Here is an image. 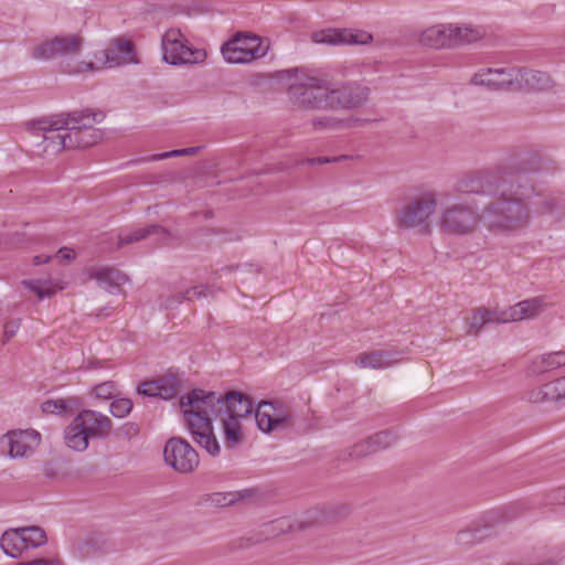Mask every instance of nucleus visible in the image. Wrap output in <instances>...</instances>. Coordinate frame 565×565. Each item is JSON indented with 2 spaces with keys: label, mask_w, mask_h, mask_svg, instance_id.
I'll use <instances>...</instances> for the list:
<instances>
[{
  "label": "nucleus",
  "mask_w": 565,
  "mask_h": 565,
  "mask_svg": "<svg viewBox=\"0 0 565 565\" xmlns=\"http://www.w3.org/2000/svg\"><path fill=\"white\" fill-rule=\"evenodd\" d=\"M455 190L489 198L483 206V217L484 226L490 231L516 234L530 224L534 180L519 167L509 164L470 172L456 182Z\"/></svg>",
  "instance_id": "nucleus-1"
},
{
  "label": "nucleus",
  "mask_w": 565,
  "mask_h": 565,
  "mask_svg": "<svg viewBox=\"0 0 565 565\" xmlns=\"http://www.w3.org/2000/svg\"><path fill=\"white\" fill-rule=\"evenodd\" d=\"M185 426L194 441L211 456H218L221 446L215 437L213 420H220L224 445L233 449L244 441L241 422L253 411L252 401L239 392L225 395L195 388L180 398Z\"/></svg>",
  "instance_id": "nucleus-2"
},
{
  "label": "nucleus",
  "mask_w": 565,
  "mask_h": 565,
  "mask_svg": "<svg viewBox=\"0 0 565 565\" xmlns=\"http://www.w3.org/2000/svg\"><path fill=\"white\" fill-rule=\"evenodd\" d=\"M104 119L102 111H73L29 124L34 138L33 152L49 157L63 150L85 149L103 139V132L95 127Z\"/></svg>",
  "instance_id": "nucleus-3"
},
{
  "label": "nucleus",
  "mask_w": 565,
  "mask_h": 565,
  "mask_svg": "<svg viewBox=\"0 0 565 565\" xmlns=\"http://www.w3.org/2000/svg\"><path fill=\"white\" fill-rule=\"evenodd\" d=\"M291 102L308 109H326L327 75L303 68L287 71Z\"/></svg>",
  "instance_id": "nucleus-4"
},
{
  "label": "nucleus",
  "mask_w": 565,
  "mask_h": 565,
  "mask_svg": "<svg viewBox=\"0 0 565 565\" xmlns=\"http://www.w3.org/2000/svg\"><path fill=\"white\" fill-rule=\"evenodd\" d=\"M483 28L470 24L440 23L423 30L418 42L430 49H456L484 38Z\"/></svg>",
  "instance_id": "nucleus-5"
},
{
  "label": "nucleus",
  "mask_w": 565,
  "mask_h": 565,
  "mask_svg": "<svg viewBox=\"0 0 565 565\" xmlns=\"http://www.w3.org/2000/svg\"><path fill=\"white\" fill-rule=\"evenodd\" d=\"M94 60L88 62H68L65 71L71 75H77L132 63L135 62L132 44L127 40L117 39L107 49L94 53Z\"/></svg>",
  "instance_id": "nucleus-6"
},
{
  "label": "nucleus",
  "mask_w": 565,
  "mask_h": 565,
  "mask_svg": "<svg viewBox=\"0 0 565 565\" xmlns=\"http://www.w3.org/2000/svg\"><path fill=\"white\" fill-rule=\"evenodd\" d=\"M84 45V39L77 33H63L54 36H47L32 46L30 55L34 60L49 61L54 58L63 60V72L68 62H76L77 55Z\"/></svg>",
  "instance_id": "nucleus-7"
},
{
  "label": "nucleus",
  "mask_w": 565,
  "mask_h": 565,
  "mask_svg": "<svg viewBox=\"0 0 565 565\" xmlns=\"http://www.w3.org/2000/svg\"><path fill=\"white\" fill-rule=\"evenodd\" d=\"M350 513V508L345 504H339L332 508H329L328 510H324L320 516H310L308 520L298 521L296 523H290L287 520H278L266 527V533L268 534L265 537L260 536H253L248 539H241L238 541L237 546L234 548H248L253 545L259 544L263 541L267 540L269 536L285 534L289 532L295 531H303L316 523L319 522H335L339 521L345 516H348Z\"/></svg>",
  "instance_id": "nucleus-8"
},
{
  "label": "nucleus",
  "mask_w": 565,
  "mask_h": 565,
  "mask_svg": "<svg viewBox=\"0 0 565 565\" xmlns=\"http://www.w3.org/2000/svg\"><path fill=\"white\" fill-rule=\"evenodd\" d=\"M326 109L351 110L364 105L370 88L359 82H339L327 75Z\"/></svg>",
  "instance_id": "nucleus-9"
},
{
  "label": "nucleus",
  "mask_w": 565,
  "mask_h": 565,
  "mask_svg": "<svg viewBox=\"0 0 565 565\" xmlns=\"http://www.w3.org/2000/svg\"><path fill=\"white\" fill-rule=\"evenodd\" d=\"M163 61L171 65L202 64L206 51L190 45L180 29L171 28L162 35Z\"/></svg>",
  "instance_id": "nucleus-10"
},
{
  "label": "nucleus",
  "mask_w": 565,
  "mask_h": 565,
  "mask_svg": "<svg viewBox=\"0 0 565 565\" xmlns=\"http://www.w3.org/2000/svg\"><path fill=\"white\" fill-rule=\"evenodd\" d=\"M480 223L484 224L483 210L479 213L476 206L466 202L445 206L439 217L441 230L456 235L470 234Z\"/></svg>",
  "instance_id": "nucleus-11"
},
{
  "label": "nucleus",
  "mask_w": 565,
  "mask_h": 565,
  "mask_svg": "<svg viewBox=\"0 0 565 565\" xmlns=\"http://www.w3.org/2000/svg\"><path fill=\"white\" fill-rule=\"evenodd\" d=\"M438 198L435 192H425L407 203L397 214L399 227L414 228L426 225L436 211Z\"/></svg>",
  "instance_id": "nucleus-12"
},
{
  "label": "nucleus",
  "mask_w": 565,
  "mask_h": 565,
  "mask_svg": "<svg viewBox=\"0 0 565 565\" xmlns=\"http://www.w3.org/2000/svg\"><path fill=\"white\" fill-rule=\"evenodd\" d=\"M265 54L266 49L262 46V40L256 35L238 33L222 46L223 57L233 64L249 63Z\"/></svg>",
  "instance_id": "nucleus-13"
},
{
  "label": "nucleus",
  "mask_w": 565,
  "mask_h": 565,
  "mask_svg": "<svg viewBox=\"0 0 565 565\" xmlns=\"http://www.w3.org/2000/svg\"><path fill=\"white\" fill-rule=\"evenodd\" d=\"M164 461L179 473L194 471L200 458L198 451L182 437H171L163 449Z\"/></svg>",
  "instance_id": "nucleus-14"
},
{
  "label": "nucleus",
  "mask_w": 565,
  "mask_h": 565,
  "mask_svg": "<svg viewBox=\"0 0 565 565\" xmlns=\"http://www.w3.org/2000/svg\"><path fill=\"white\" fill-rule=\"evenodd\" d=\"M518 67H481L470 78V84L489 90H514Z\"/></svg>",
  "instance_id": "nucleus-15"
},
{
  "label": "nucleus",
  "mask_w": 565,
  "mask_h": 565,
  "mask_svg": "<svg viewBox=\"0 0 565 565\" xmlns=\"http://www.w3.org/2000/svg\"><path fill=\"white\" fill-rule=\"evenodd\" d=\"M310 39L316 44L365 45L372 42L373 35L362 30L326 29L312 32Z\"/></svg>",
  "instance_id": "nucleus-16"
},
{
  "label": "nucleus",
  "mask_w": 565,
  "mask_h": 565,
  "mask_svg": "<svg viewBox=\"0 0 565 565\" xmlns=\"http://www.w3.org/2000/svg\"><path fill=\"white\" fill-rule=\"evenodd\" d=\"M41 443V435L33 429L11 430L1 437V447L8 446V456L12 459L31 456Z\"/></svg>",
  "instance_id": "nucleus-17"
},
{
  "label": "nucleus",
  "mask_w": 565,
  "mask_h": 565,
  "mask_svg": "<svg viewBox=\"0 0 565 565\" xmlns=\"http://www.w3.org/2000/svg\"><path fill=\"white\" fill-rule=\"evenodd\" d=\"M290 418L289 409L280 403L262 402L255 411L257 427L264 433L286 428Z\"/></svg>",
  "instance_id": "nucleus-18"
},
{
  "label": "nucleus",
  "mask_w": 565,
  "mask_h": 565,
  "mask_svg": "<svg viewBox=\"0 0 565 565\" xmlns=\"http://www.w3.org/2000/svg\"><path fill=\"white\" fill-rule=\"evenodd\" d=\"M181 380L174 374H167L141 383L137 391L143 396L170 399L179 394Z\"/></svg>",
  "instance_id": "nucleus-19"
},
{
  "label": "nucleus",
  "mask_w": 565,
  "mask_h": 565,
  "mask_svg": "<svg viewBox=\"0 0 565 565\" xmlns=\"http://www.w3.org/2000/svg\"><path fill=\"white\" fill-rule=\"evenodd\" d=\"M543 300L535 297L520 301L508 309L500 310V316L497 319L500 323L534 319L543 311Z\"/></svg>",
  "instance_id": "nucleus-20"
},
{
  "label": "nucleus",
  "mask_w": 565,
  "mask_h": 565,
  "mask_svg": "<svg viewBox=\"0 0 565 565\" xmlns=\"http://www.w3.org/2000/svg\"><path fill=\"white\" fill-rule=\"evenodd\" d=\"M524 398L532 404L565 401V376L529 390Z\"/></svg>",
  "instance_id": "nucleus-21"
},
{
  "label": "nucleus",
  "mask_w": 565,
  "mask_h": 565,
  "mask_svg": "<svg viewBox=\"0 0 565 565\" xmlns=\"http://www.w3.org/2000/svg\"><path fill=\"white\" fill-rule=\"evenodd\" d=\"M75 419L90 438H103L110 433L111 420L95 411L85 409L81 412Z\"/></svg>",
  "instance_id": "nucleus-22"
},
{
  "label": "nucleus",
  "mask_w": 565,
  "mask_h": 565,
  "mask_svg": "<svg viewBox=\"0 0 565 565\" xmlns=\"http://www.w3.org/2000/svg\"><path fill=\"white\" fill-rule=\"evenodd\" d=\"M89 278L97 281L98 286L109 294H117L121 286L128 281L126 274L114 267H96L89 270Z\"/></svg>",
  "instance_id": "nucleus-23"
},
{
  "label": "nucleus",
  "mask_w": 565,
  "mask_h": 565,
  "mask_svg": "<svg viewBox=\"0 0 565 565\" xmlns=\"http://www.w3.org/2000/svg\"><path fill=\"white\" fill-rule=\"evenodd\" d=\"M401 360L399 353L388 350H376L361 353L356 356L355 363L360 367L384 369L390 367Z\"/></svg>",
  "instance_id": "nucleus-24"
},
{
  "label": "nucleus",
  "mask_w": 565,
  "mask_h": 565,
  "mask_svg": "<svg viewBox=\"0 0 565 565\" xmlns=\"http://www.w3.org/2000/svg\"><path fill=\"white\" fill-rule=\"evenodd\" d=\"M518 85L514 90L530 89V90H542L550 86V77L547 74L541 71L518 68Z\"/></svg>",
  "instance_id": "nucleus-25"
},
{
  "label": "nucleus",
  "mask_w": 565,
  "mask_h": 565,
  "mask_svg": "<svg viewBox=\"0 0 565 565\" xmlns=\"http://www.w3.org/2000/svg\"><path fill=\"white\" fill-rule=\"evenodd\" d=\"M565 365V351L535 356L527 366L530 375H539Z\"/></svg>",
  "instance_id": "nucleus-26"
},
{
  "label": "nucleus",
  "mask_w": 565,
  "mask_h": 565,
  "mask_svg": "<svg viewBox=\"0 0 565 565\" xmlns=\"http://www.w3.org/2000/svg\"><path fill=\"white\" fill-rule=\"evenodd\" d=\"M0 546L4 554L17 558L26 550L21 527L6 530L0 539Z\"/></svg>",
  "instance_id": "nucleus-27"
},
{
  "label": "nucleus",
  "mask_w": 565,
  "mask_h": 565,
  "mask_svg": "<svg viewBox=\"0 0 565 565\" xmlns=\"http://www.w3.org/2000/svg\"><path fill=\"white\" fill-rule=\"evenodd\" d=\"M500 316V310L494 309L490 310L484 307H480L472 311L471 317L467 319L468 333L478 335L481 331L482 327L487 323L497 322L500 323L497 319Z\"/></svg>",
  "instance_id": "nucleus-28"
},
{
  "label": "nucleus",
  "mask_w": 565,
  "mask_h": 565,
  "mask_svg": "<svg viewBox=\"0 0 565 565\" xmlns=\"http://www.w3.org/2000/svg\"><path fill=\"white\" fill-rule=\"evenodd\" d=\"M152 234H160L168 236L169 232L157 224L148 225L146 227L136 228L131 232L124 233L122 231L118 234V248L122 247L124 245L132 244L136 242H139L141 239H145L146 237L152 235Z\"/></svg>",
  "instance_id": "nucleus-29"
},
{
  "label": "nucleus",
  "mask_w": 565,
  "mask_h": 565,
  "mask_svg": "<svg viewBox=\"0 0 565 565\" xmlns=\"http://www.w3.org/2000/svg\"><path fill=\"white\" fill-rule=\"evenodd\" d=\"M64 438L66 445L73 450L84 451L88 447L89 437L75 418L65 428Z\"/></svg>",
  "instance_id": "nucleus-30"
},
{
  "label": "nucleus",
  "mask_w": 565,
  "mask_h": 565,
  "mask_svg": "<svg viewBox=\"0 0 565 565\" xmlns=\"http://www.w3.org/2000/svg\"><path fill=\"white\" fill-rule=\"evenodd\" d=\"M365 120L350 117L347 120L339 119L332 116H319L315 117L311 120L312 128L316 131H323V130H338L342 127H353L356 125H362Z\"/></svg>",
  "instance_id": "nucleus-31"
},
{
  "label": "nucleus",
  "mask_w": 565,
  "mask_h": 565,
  "mask_svg": "<svg viewBox=\"0 0 565 565\" xmlns=\"http://www.w3.org/2000/svg\"><path fill=\"white\" fill-rule=\"evenodd\" d=\"M489 535V526L473 525L459 531L456 536V542L460 545L469 546L482 542Z\"/></svg>",
  "instance_id": "nucleus-32"
},
{
  "label": "nucleus",
  "mask_w": 565,
  "mask_h": 565,
  "mask_svg": "<svg viewBox=\"0 0 565 565\" xmlns=\"http://www.w3.org/2000/svg\"><path fill=\"white\" fill-rule=\"evenodd\" d=\"M374 448L371 444L370 437L362 439L358 443H355L353 446L344 449L340 454V459L342 461H349V460H359L366 458L371 455H374Z\"/></svg>",
  "instance_id": "nucleus-33"
},
{
  "label": "nucleus",
  "mask_w": 565,
  "mask_h": 565,
  "mask_svg": "<svg viewBox=\"0 0 565 565\" xmlns=\"http://www.w3.org/2000/svg\"><path fill=\"white\" fill-rule=\"evenodd\" d=\"M79 405V402L75 397L71 398H58V399H47L42 403L41 408L43 413L46 414H64L68 411L76 408Z\"/></svg>",
  "instance_id": "nucleus-34"
},
{
  "label": "nucleus",
  "mask_w": 565,
  "mask_h": 565,
  "mask_svg": "<svg viewBox=\"0 0 565 565\" xmlns=\"http://www.w3.org/2000/svg\"><path fill=\"white\" fill-rule=\"evenodd\" d=\"M26 550L43 546L47 542L45 531L38 525L21 527Z\"/></svg>",
  "instance_id": "nucleus-35"
},
{
  "label": "nucleus",
  "mask_w": 565,
  "mask_h": 565,
  "mask_svg": "<svg viewBox=\"0 0 565 565\" xmlns=\"http://www.w3.org/2000/svg\"><path fill=\"white\" fill-rule=\"evenodd\" d=\"M369 437L375 454L392 447L397 441V435L391 430H382Z\"/></svg>",
  "instance_id": "nucleus-36"
},
{
  "label": "nucleus",
  "mask_w": 565,
  "mask_h": 565,
  "mask_svg": "<svg viewBox=\"0 0 565 565\" xmlns=\"http://www.w3.org/2000/svg\"><path fill=\"white\" fill-rule=\"evenodd\" d=\"M22 284L25 288L36 294L39 299L51 297L56 292V289L44 280H23Z\"/></svg>",
  "instance_id": "nucleus-37"
},
{
  "label": "nucleus",
  "mask_w": 565,
  "mask_h": 565,
  "mask_svg": "<svg viewBox=\"0 0 565 565\" xmlns=\"http://www.w3.org/2000/svg\"><path fill=\"white\" fill-rule=\"evenodd\" d=\"M132 409V402L129 398H118L110 403V413L113 416L122 418Z\"/></svg>",
  "instance_id": "nucleus-38"
},
{
  "label": "nucleus",
  "mask_w": 565,
  "mask_h": 565,
  "mask_svg": "<svg viewBox=\"0 0 565 565\" xmlns=\"http://www.w3.org/2000/svg\"><path fill=\"white\" fill-rule=\"evenodd\" d=\"M200 149H201V147H190V148H184V149H179V150H172V151L154 154L152 157V160H163V159H168V158H172V157L190 156V154L196 153Z\"/></svg>",
  "instance_id": "nucleus-39"
},
{
  "label": "nucleus",
  "mask_w": 565,
  "mask_h": 565,
  "mask_svg": "<svg viewBox=\"0 0 565 565\" xmlns=\"http://www.w3.org/2000/svg\"><path fill=\"white\" fill-rule=\"evenodd\" d=\"M348 158H349L348 156L309 158V159H305L301 161H297L296 164L300 166V164L307 163V164L313 166V164L334 163V162H340V161L347 160Z\"/></svg>",
  "instance_id": "nucleus-40"
},
{
  "label": "nucleus",
  "mask_w": 565,
  "mask_h": 565,
  "mask_svg": "<svg viewBox=\"0 0 565 565\" xmlns=\"http://www.w3.org/2000/svg\"><path fill=\"white\" fill-rule=\"evenodd\" d=\"M116 386L113 382H105L95 387V395L98 398H111L115 395Z\"/></svg>",
  "instance_id": "nucleus-41"
},
{
  "label": "nucleus",
  "mask_w": 565,
  "mask_h": 565,
  "mask_svg": "<svg viewBox=\"0 0 565 565\" xmlns=\"http://www.w3.org/2000/svg\"><path fill=\"white\" fill-rule=\"evenodd\" d=\"M236 499L227 500V497H207L205 500V505L207 507H215V508H223V507H230L236 503Z\"/></svg>",
  "instance_id": "nucleus-42"
},
{
  "label": "nucleus",
  "mask_w": 565,
  "mask_h": 565,
  "mask_svg": "<svg viewBox=\"0 0 565 565\" xmlns=\"http://www.w3.org/2000/svg\"><path fill=\"white\" fill-rule=\"evenodd\" d=\"M17 565H65V564L60 557H53V558L38 557V558H33L31 561L21 562Z\"/></svg>",
  "instance_id": "nucleus-43"
},
{
  "label": "nucleus",
  "mask_w": 565,
  "mask_h": 565,
  "mask_svg": "<svg viewBox=\"0 0 565 565\" xmlns=\"http://www.w3.org/2000/svg\"><path fill=\"white\" fill-rule=\"evenodd\" d=\"M557 210V202L554 199H545L541 202L540 213L553 215Z\"/></svg>",
  "instance_id": "nucleus-44"
},
{
  "label": "nucleus",
  "mask_w": 565,
  "mask_h": 565,
  "mask_svg": "<svg viewBox=\"0 0 565 565\" xmlns=\"http://www.w3.org/2000/svg\"><path fill=\"white\" fill-rule=\"evenodd\" d=\"M183 300H186L185 298V291L184 292H177L173 296L169 297L162 306L164 308H172L175 305L181 303Z\"/></svg>",
  "instance_id": "nucleus-45"
},
{
  "label": "nucleus",
  "mask_w": 565,
  "mask_h": 565,
  "mask_svg": "<svg viewBox=\"0 0 565 565\" xmlns=\"http://www.w3.org/2000/svg\"><path fill=\"white\" fill-rule=\"evenodd\" d=\"M18 328H19V322H17V321L9 322V323H7L4 326V338H6V341L11 339L15 334Z\"/></svg>",
  "instance_id": "nucleus-46"
},
{
  "label": "nucleus",
  "mask_w": 565,
  "mask_h": 565,
  "mask_svg": "<svg viewBox=\"0 0 565 565\" xmlns=\"http://www.w3.org/2000/svg\"><path fill=\"white\" fill-rule=\"evenodd\" d=\"M119 433L120 435H122L124 433L126 436L130 438L131 436L137 435L138 426L136 424L128 423L120 428Z\"/></svg>",
  "instance_id": "nucleus-47"
},
{
  "label": "nucleus",
  "mask_w": 565,
  "mask_h": 565,
  "mask_svg": "<svg viewBox=\"0 0 565 565\" xmlns=\"http://www.w3.org/2000/svg\"><path fill=\"white\" fill-rule=\"evenodd\" d=\"M204 296L202 287H192L185 291L186 300H193L194 298H200Z\"/></svg>",
  "instance_id": "nucleus-48"
},
{
  "label": "nucleus",
  "mask_w": 565,
  "mask_h": 565,
  "mask_svg": "<svg viewBox=\"0 0 565 565\" xmlns=\"http://www.w3.org/2000/svg\"><path fill=\"white\" fill-rule=\"evenodd\" d=\"M57 256L62 259L71 260L75 257V253L72 248L63 247L57 252Z\"/></svg>",
  "instance_id": "nucleus-49"
},
{
  "label": "nucleus",
  "mask_w": 565,
  "mask_h": 565,
  "mask_svg": "<svg viewBox=\"0 0 565 565\" xmlns=\"http://www.w3.org/2000/svg\"><path fill=\"white\" fill-rule=\"evenodd\" d=\"M50 260H51V256H49V255H36L33 257L32 262L35 266H39V265L49 263Z\"/></svg>",
  "instance_id": "nucleus-50"
},
{
  "label": "nucleus",
  "mask_w": 565,
  "mask_h": 565,
  "mask_svg": "<svg viewBox=\"0 0 565 565\" xmlns=\"http://www.w3.org/2000/svg\"><path fill=\"white\" fill-rule=\"evenodd\" d=\"M216 494H222V493L217 492ZM225 494H247V495H250V494H256V493H255V491L253 489H246L244 491L226 492Z\"/></svg>",
  "instance_id": "nucleus-51"
},
{
  "label": "nucleus",
  "mask_w": 565,
  "mask_h": 565,
  "mask_svg": "<svg viewBox=\"0 0 565 565\" xmlns=\"http://www.w3.org/2000/svg\"><path fill=\"white\" fill-rule=\"evenodd\" d=\"M545 504H557V505H565V500L563 502L561 501H557V502H554V501H550V502H546Z\"/></svg>",
  "instance_id": "nucleus-52"
},
{
  "label": "nucleus",
  "mask_w": 565,
  "mask_h": 565,
  "mask_svg": "<svg viewBox=\"0 0 565 565\" xmlns=\"http://www.w3.org/2000/svg\"><path fill=\"white\" fill-rule=\"evenodd\" d=\"M562 217H563V213H559V214L555 217V220H556V221H559Z\"/></svg>",
  "instance_id": "nucleus-53"
}]
</instances>
